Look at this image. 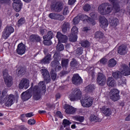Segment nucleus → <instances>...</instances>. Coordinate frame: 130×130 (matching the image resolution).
I'll return each mask as SVG.
<instances>
[{
  "label": "nucleus",
  "instance_id": "1",
  "mask_svg": "<svg viewBox=\"0 0 130 130\" xmlns=\"http://www.w3.org/2000/svg\"><path fill=\"white\" fill-rule=\"evenodd\" d=\"M46 90V86L44 81H41L38 84V86H35L33 89L32 98L34 100L37 101L41 98L40 93H45Z\"/></svg>",
  "mask_w": 130,
  "mask_h": 130
},
{
  "label": "nucleus",
  "instance_id": "2",
  "mask_svg": "<svg viewBox=\"0 0 130 130\" xmlns=\"http://www.w3.org/2000/svg\"><path fill=\"white\" fill-rule=\"evenodd\" d=\"M98 11L102 15H107L111 13L112 7L107 3H104L99 7Z\"/></svg>",
  "mask_w": 130,
  "mask_h": 130
},
{
  "label": "nucleus",
  "instance_id": "3",
  "mask_svg": "<svg viewBox=\"0 0 130 130\" xmlns=\"http://www.w3.org/2000/svg\"><path fill=\"white\" fill-rule=\"evenodd\" d=\"M82 98V91L81 90L74 88L72 89L71 93L69 95V99L71 101H77Z\"/></svg>",
  "mask_w": 130,
  "mask_h": 130
},
{
  "label": "nucleus",
  "instance_id": "4",
  "mask_svg": "<svg viewBox=\"0 0 130 130\" xmlns=\"http://www.w3.org/2000/svg\"><path fill=\"white\" fill-rule=\"evenodd\" d=\"M81 103L83 107L89 108L93 104V99L90 96H84L81 100Z\"/></svg>",
  "mask_w": 130,
  "mask_h": 130
},
{
  "label": "nucleus",
  "instance_id": "5",
  "mask_svg": "<svg viewBox=\"0 0 130 130\" xmlns=\"http://www.w3.org/2000/svg\"><path fill=\"white\" fill-rule=\"evenodd\" d=\"M3 77L6 85L7 87H11L13 85V78L8 74V70L3 72Z\"/></svg>",
  "mask_w": 130,
  "mask_h": 130
},
{
  "label": "nucleus",
  "instance_id": "6",
  "mask_svg": "<svg viewBox=\"0 0 130 130\" xmlns=\"http://www.w3.org/2000/svg\"><path fill=\"white\" fill-rule=\"evenodd\" d=\"M14 31L15 29H14V28L13 27L11 26H7L3 32V38H4V39H8V38L10 37V35H11L12 33H14Z\"/></svg>",
  "mask_w": 130,
  "mask_h": 130
},
{
  "label": "nucleus",
  "instance_id": "7",
  "mask_svg": "<svg viewBox=\"0 0 130 130\" xmlns=\"http://www.w3.org/2000/svg\"><path fill=\"white\" fill-rule=\"evenodd\" d=\"M78 33H79V30L78 27L76 26H73L71 29V35L70 38V41L72 42H75L77 41L78 39Z\"/></svg>",
  "mask_w": 130,
  "mask_h": 130
},
{
  "label": "nucleus",
  "instance_id": "8",
  "mask_svg": "<svg viewBox=\"0 0 130 130\" xmlns=\"http://www.w3.org/2000/svg\"><path fill=\"white\" fill-rule=\"evenodd\" d=\"M30 86V81L26 78L23 79L19 84L18 87L19 89H25L27 90Z\"/></svg>",
  "mask_w": 130,
  "mask_h": 130
},
{
  "label": "nucleus",
  "instance_id": "9",
  "mask_svg": "<svg viewBox=\"0 0 130 130\" xmlns=\"http://www.w3.org/2000/svg\"><path fill=\"white\" fill-rule=\"evenodd\" d=\"M110 95V99L113 101H117L119 99V91L116 89H111Z\"/></svg>",
  "mask_w": 130,
  "mask_h": 130
},
{
  "label": "nucleus",
  "instance_id": "10",
  "mask_svg": "<svg viewBox=\"0 0 130 130\" xmlns=\"http://www.w3.org/2000/svg\"><path fill=\"white\" fill-rule=\"evenodd\" d=\"M14 100H15V96L14 95L12 94L7 95L6 98H5V105L7 107L12 106L14 104Z\"/></svg>",
  "mask_w": 130,
  "mask_h": 130
},
{
  "label": "nucleus",
  "instance_id": "11",
  "mask_svg": "<svg viewBox=\"0 0 130 130\" xmlns=\"http://www.w3.org/2000/svg\"><path fill=\"white\" fill-rule=\"evenodd\" d=\"M14 2L13 3V8L16 12H20L21 9H22V6L23 4L21 2V0H13Z\"/></svg>",
  "mask_w": 130,
  "mask_h": 130
},
{
  "label": "nucleus",
  "instance_id": "12",
  "mask_svg": "<svg viewBox=\"0 0 130 130\" xmlns=\"http://www.w3.org/2000/svg\"><path fill=\"white\" fill-rule=\"evenodd\" d=\"M97 82L99 85H104L106 83V77L103 73H99L97 77Z\"/></svg>",
  "mask_w": 130,
  "mask_h": 130
},
{
  "label": "nucleus",
  "instance_id": "13",
  "mask_svg": "<svg viewBox=\"0 0 130 130\" xmlns=\"http://www.w3.org/2000/svg\"><path fill=\"white\" fill-rule=\"evenodd\" d=\"M72 83L78 86L83 83V80L79 74H74L72 77Z\"/></svg>",
  "mask_w": 130,
  "mask_h": 130
},
{
  "label": "nucleus",
  "instance_id": "14",
  "mask_svg": "<svg viewBox=\"0 0 130 130\" xmlns=\"http://www.w3.org/2000/svg\"><path fill=\"white\" fill-rule=\"evenodd\" d=\"M16 52L18 54L22 55L26 52V46L23 43H20L18 45Z\"/></svg>",
  "mask_w": 130,
  "mask_h": 130
},
{
  "label": "nucleus",
  "instance_id": "15",
  "mask_svg": "<svg viewBox=\"0 0 130 130\" xmlns=\"http://www.w3.org/2000/svg\"><path fill=\"white\" fill-rule=\"evenodd\" d=\"M32 86L33 85L32 84L30 89L27 90L26 91L22 93L21 99L23 100V101H27V100H29V99L31 98V94L30 93V91H31V88H32Z\"/></svg>",
  "mask_w": 130,
  "mask_h": 130
},
{
  "label": "nucleus",
  "instance_id": "16",
  "mask_svg": "<svg viewBox=\"0 0 130 130\" xmlns=\"http://www.w3.org/2000/svg\"><path fill=\"white\" fill-rule=\"evenodd\" d=\"M51 8L52 10H54L55 12H60L63 8V5L61 2H57L55 4H52Z\"/></svg>",
  "mask_w": 130,
  "mask_h": 130
},
{
  "label": "nucleus",
  "instance_id": "17",
  "mask_svg": "<svg viewBox=\"0 0 130 130\" xmlns=\"http://www.w3.org/2000/svg\"><path fill=\"white\" fill-rule=\"evenodd\" d=\"M41 73L45 79L44 81L47 84H48L50 82V75H49V73L46 69H42Z\"/></svg>",
  "mask_w": 130,
  "mask_h": 130
},
{
  "label": "nucleus",
  "instance_id": "18",
  "mask_svg": "<svg viewBox=\"0 0 130 130\" xmlns=\"http://www.w3.org/2000/svg\"><path fill=\"white\" fill-rule=\"evenodd\" d=\"M109 22L110 23L111 28H116L117 25H118V23H119L118 19L116 17L110 18Z\"/></svg>",
  "mask_w": 130,
  "mask_h": 130
},
{
  "label": "nucleus",
  "instance_id": "19",
  "mask_svg": "<svg viewBox=\"0 0 130 130\" xmlns=\"http://www.w3.org/2000/svg\"><path fill=\"white\" fill-rule=\"evenodd\" d=\"M56 37L57 38L58 42L60 43H64L68 40V37L66 35H62L60 32L57 33Z\"/></svg>",
  "mask_w": 130,
  "mask_h": 130
},
{
  "label": "nucleus",
  "instance_id": "20",
  "mask_svg": "<svg viewBox=\"0 0 130 130\" xmlns=\"http://www.w3.org/2000/svg\"><path fill=\"white\" fill-rule=\"evenodd\" d=\"M64 108L66 109L65 112H66L67 114H74L77 110V109H75L73 106H69L68 105H65Z\"/></svg>",
  "mask_w": 130,
  "mask_h": 130
},
{
  "label": "nucleus",
  "instance_id": "21",
  "mask_svg": "<svg viewBox=\"0 0 130 130\" xmlns=\"http://www.w3.org/2000/svg\"><path fill=\"white\" fill-rule=\"evenodd\" d=\"M101 110L106 116H110L111 115L112 112L111 111V109L109 108H107L106 106H103L101 108Z\"/></svg>",
  "mask_w": 130,
  "mask_h": 130
},
{
  "label": "nucleus",
  "instance_id": "22",
  "mask_svg": "<svg viewBox=\"0 0 130 130\" xmlns=\"http://www.w3.org/2000/svg\"><path fill=\"white\" fill-rule=\"evenodd\" d=\"M109 1L113 5V10H115L116 12H119L120 7L119 6V3L117 2V0H109Z\"/></svg>",
  "mask_w": 130,
  "mask_h": 130
},
{
  "label": "nucleus",
  "instance_id": "23",
  "mask_svg": "<svg viewBox=\"0 0 130 130\" xmlns=\"http://www.w3.org/2000/svg\"><path fill=\"white\" fill-rule=\"evenodd\" d=\"M100 25L102 28H106L108 26V20L104 17H102L100 18Z\"/></svg>",
  "mask_w": 130,
  "mask_h": 130
},
{
  "label": "nucleus",
  "instance_id": "24",
  "mask_svg": "<svg viewBox=\"0 0 130 130\" xmlns=\"http://www.w3.org/2000/svg\"><path fill=\"white\" fill-rule=\"evenodd\" d=\"M118 53L121 55H124L126 53V46L122 45L118 48Z\"/></svg>",
  "mask_w": 130,
  "mask_h": 130
},
{
  "label": "nucleus",
  "instance_id": "25",
  "mask_svg": "<svg viewBox=\"0 0 130 130\" xmlns=\"http://www.w3.org/2000/svg\"><path fill=\"white\" fill-rule=\"evenodd\" d=\"M107 84L109 87H115V86H116V83H115V80H114V79H113V78H112V77H109L107 79Z\"/></svg>",
  "mask_w": 130,
  "mask_h": 130
},
{
  "label": "nucleus",
  "instance_id": "26",
  "mask_svg": "<svg viewBox=\"0 0 130 130\" xmlns=\"http://www.w3.org/2000/svg\"><path fill=\"white\" fill-rule=\"evenodd\" d=\"M51 67H52L53 68L55 67V71H59L61 70V67L59 66V62L56 60L51 62Z\"/></svg>",
  "mask_w": 130,
  "mask_h": 130
},
{
  "label": "nucleus",
  "instance_id": "27",
  "mask_svg": "<svg viewBox=\"0 0 130 130\" xmlns=\"http://www.w3.org/2000/svg\"><path fill=\"white\" fill-rule=\"evenodd\" d=\"M51 60V55L50 54L46 56L42 60H41V63L45 64L46 63H49V61Z\"/></svg>",
  "mask_w": 130,
  "mask_h": 130
},
{
  "label": "nucleus",
  "instance_id": "28",
  "mask_svg": "<svg viewBox=\"0 0 130 130\" xmlns=\"http://www.w3.org/2000/svg\"><path fill=\"white\" fill-rule=\"evenodd\" d=\"M89 120L92 122H98L99 121H101V119L99 118L97 116L91 114L90 116Z\"/></svg>",
  "mask_w": 130,
  "mask_h": 130
},
{
  "label": "nucleus",
  "instance_id": "29",
  "mask_svg": "<svg viewBox=\"0 0 130 130\" xmlns=\"http://www.w3.org/2000/svg\"><path fill=\"white\" fill-rule=\"evenodd\" d=\"M122 75H123V73H122V70L121 71V72L116 71V72L112 73V76L115 79H120Z\"/></svg>",
  "mask_w": 130,
  "mask_h": 130
},
{
  "label": "nucleus",
  "instance_id": "30",
  "mask_svg": "<svg viewBox=\"0 0 130 130\" xmlns=\"http://www.w3.org/2000/svg\"><path fill=\"white\" fill-rule=\"evenodd\" d=\"M70 23L68 22H64L63 24L62 27V32H66L67 31H70Z\"/></svg>",
  "mask_w": 130,
  "mask_h": 130
},
{
  "label": "nucleus",
  "instance_id": "31",
  "mask_svg": "<svg viewBox=\"0 0 130 130\" xmlns=\"http://www.w3.org/2000/svg\"><path fill=\"white\" fill-rule=\"evenodd\" d=\"M53 37V33L51 31H49L46 36L43 37L44 40H51Z\"/></svg>",
  "mask_w": 130,
  "mask_h": 130
},
{
  "label": "nucleus",
  "instance_id": "32",
  "mask_svg": "<svg viewBox=\"0 0 130 130\" xmlns=\"http://www.w3.org/2000/svg\"><path fill=\"white\" fill-rule=\"evenodd\" d=\"M116 60L114 59H110L108 62V66L109 68H113L116 66Z\"/></svg>",
  "mask_w": 130,
  "mask_h": 130
},
{
  "label": "nucleus",
  "instance_id": "33",
  "mask_svg": "<svg viewBox=\"0 0 130 130\" xmlns=\"http://www.w3.org/2000/svg\"><path fill=\"white\" fill-rule=\"evenodd\" d=\"M74 119L77 121H79V122H83L84 120H85V118L84 116H76L74 117Z\"/></svg>",
  "mask_w": 130,
  "mask_h": 130
},
{
  "label": "nucleus",
  "instance_id": "34",
  "mask_svg": "<svg viewBox=\"0 0 130 130\" xmlns=\"http://www.w3.org/2000/svg\"><path fill=\"white\" fill-rule=\"evenodd\" d=\"M104 35L103 32H102L101 31H98L95 32L94 37L98 39H101V38H103Z\"/></svg>",
  "mask_w": 130,
  "mask_h": 130
},
{
  "label": "nucleus",
  "instance_id": "35",
  "mask_svg": "<svg viewBox=\"0 0 130 130\" xmlns=\"http://www.w3.org/2000/svg\"><path fill=\"white\" fill-rule=\"evenodd\" d=\"M61 65L63 68H68V66H69L68 59H62L61 61Z\"/></svg>",
  "mask_w": 130,
  "mask_h": 130
},
{
  "label": "nucleus",
  "instance_id": "36",
  "mask_svg": "<svg viewBox=\"0 0 130 130\" xmlns=\"http://www.w3.org/2000/svg\"><path fill=\"white\" fill-rule=\"evenodd\" d=\"M79 17L80 18V20L82 21H87L88 22L89 20H90V17H88V16L84 14L79 15Z\"/></svg>",
  "mask_w": 130,
  "mask_h": 130
},
{
  "label": "nucleus",
  "instance_id": "37",
  "mask_svg": "<svg viewBox=\"0 0 130 130\" xmlns=\"http://www.w3.org/2000/svg\"><path fill=\"white\" fill-rule=\"evenodd\" d=\"M94 89V85L90 84L86 86V87L85 88V90L86 91V92H92V91H93Z\"/></svg>",
  "mask_w": 130,
  "mask_h": 130
},
{
  "label": "nucleus",
  "instance_id": "38",
  "mask_svg": "<svg viewBox=\"0 0 130 130\" xmlns=\"http://www.w3.org/2000/svg\"><path fill=\"white\" fill-rule=\"evenodd\" d=\"M56 49L58 51H62V50L64 49V47H63V45L61 44V43L58 42L56 47Z\"/></svg>",
  "mask_w": 130,
  "mask_h": 130
},
{
  "label": "nucleus",
  "instance_id": "39",
  "mask_svg": "<svg viewBox=\"0 0 130 130\" xmlns=\"http://www.w3.org/2000/svg\"><path fill=\"white\" fill-rule=\"evenodd\" d=\"M26 21L25 20V18H21L20 19L18 20L17 22V26L18 27H20V26H22L23 24H25V22Z\"/></svg>",
  "mask_w": 130,
  "mask_h": 130
},
{
  "label": "nucleus",
  "instance_id": "40",
  "mask_svg": "<svg viewBox=\"0 0 130 130\" xmlns=\"http://www.w3.org/2000/svg\"><path fill=\"white\" fill-rule=\"evenodd\" d=\"M70 124H72V122H71V121H70V120L67 119H64L63 120V125L64 127H66V126H69V125H70Z\"/></svg>",
  "mask_w": 130,
  "mask_h": 130
},
{
  "label": "nucleus",
  "instance_id": "41",
  "mask_svg": "<svg viewBox=\"0 0 130 130\" xmlns=\"http://www.w3.org/2000/svg\"><path fill=\"white\" fill-rule=\"evenodd\" d=\"M80 21H81L80 15H78L73 19V23L75 25H77V24H79Z\"/></svg>",
  "mask_w": 130,
  "mask_h": 130
},
{
  "label": "nucleus",
  "instance_id": "42",
  "mask_svg": "<svg viewBox=\"0 0 130 130\" xmlns=\"http://www.w3.org/2000/svg\"><path fill=\"white\" fill-rule=\"evenodd\" d=\"M50 74L52 80L53 81H55V80L56 79V73H55V71H54V70H52Z\"/></svg>",
  "mask_w": 130,
  "mask_h": 130
},
{
  "label": "nucleus",
  "instance_id": "43",
  "mask_svg": "<svg viewBox=\"0 0 130 130\" xmlns=\"http://www.w3.org/2000/svg\"><path fill=\"white\" fill-rule=\"evenodd\" d=\"M87 71L91 76H94V68L89 67L87 68Z\"/></svg>",
  "mask_w": 130,
  "mask_h": 130
},
{
  "label": "nucleus",
  "instance_id": "44",
  "mask_svg": "<svg viewBox=\"0 0 130 130\" xmlns=\"http://www.w3.org/2000/svg\"><path fill=\"white\" fill-rule=\"evenodd\" d=\"M71 66L73 68H76L78 66V62H77V60L75 59H73L72 61L70 63Z\"/></svg>",
  "mask_w": 130,
  "mask_h": 130
},
{
  "label": "nucleus",
  "instance_id": "45",
  "mask_svg": "<svg viewBox=\"0 0 130 130\" xmlns=\"http://www.w3.org/2000/svg\"><path fill=\"white\" fill-rule=\"evenodd\" d=\"M85 12H89V10H91V6L89 4L85 5L83 8Z\"/></svg>",
  "mask_w": 130,
  "mask_h": 130
},
{
  "label": "nucleus",
  "instance_id": "46",
  "mask_svg": "<svg viewBox=\"0 0 130 130\" xmlns=\"http://www.w3.org/2000/svg\"><path fill=\"white\" fill-rule=\"evenodd\" d=\"M81 46L83 47H89V46H90V44L88 41H85L82 42Z\"/></svg>",
  "mask_w": 130,
  "mask_h": 130
},
{
  "label": "nucleus",
  "instance_id": "47",
  "mask_svg": "<svg viewBox=\"0 0 130 130\" xmlns=\"http://www.w3.org/2000/svg\"><path fill=\"white\" fill-rule=\"evenodd\" d=\"M126 82L124 79L122 80L120 78V80H118V85L119 86H122L123 87L124 85H125Z\"/></svg>",
  "mask_w": 130,
  "mask_h": 130
},
{
  "label": "nucleus",
  "instance_id": "48",
  "mask_svg": "<svg viewBox=\"0 0 130 130\" xmlns=\"http://www.w3.org/2000/svg\"><path fill=\"white\" fill-rule=\"evenodd\" d=\"M56 18V20H58L59 21H63V20H64V17L63 16L58 14H57V16Z\"/></svg>",
  "mask_w": 130,
  "mask_h": 130
},
{
  "label": "nucleus",
  "instance_id": "49",
  "mask_svg": "<svg viewBox=\"0 0 130 130\" xmlns=\"http://www.w3.org/2000/svg\"><path fill=\"white\" fill-rule=\"evenodd\" d=\"M57 15V14L51 13L49 14V17H50V19H53V20H56Z\"/></svg>",
  "mask_w": 130,
  "mask_h": 130
},
{
  "label": "nucleus",
  "instance_id": "50",
  "mask_svg": "<svg viewBox=\"0 0 130 130\" xmlns=\"http://www.w3.org/2000/svg\"><path fill=\"white\" fill-rule=\"evenodd\" d=\"M44 44L45 45L49 46L52 44V42L50 40H44Z\"/></svg>",
  "mask_w": 130,
  "mask_h": 130
},
{
  "label": "nucleus",
  "instance_id": "51",
  "mask_svg": "<svg viewBox=\"0 0 130 130\" xmlns=\"http://www.w3.org/2000/svg\"><path fill=\"white\" fill-rule=\"evenodd\" d=\"M77 55H81L83 53V48H78L76 50Z\"/></svg>",
  "mask_w": 130,
  "mask_h": 130
},
{
  "label": "nucleus",
  "instance_id": "52",
  "mask_svg": "<svg viewBox=\"0 0 130 130\" xmlns=\"http://www.w3.org/2000/svg\"><path fill=\"white\" fill-rule=\"evenodd\" d=\"M28 123L30 125H34L36 123V121L34 119H30L28 120Z\"/></svg>",
  "mask_w": 130,
  "mask_h": 130
},
{
  "label": "nucleus",
  "instance_id": "53",
  "mask_svg": "<svg viewBox=\"0 0 130 130\" xmlns=\"http://www.w3.org/2000/svg\"><path fill=\"white\" fill-rule=\"evenodd\" d=\"M70 13V11H69V8L68 7H65L63 10V14L65 16H67L68 14Z\"/></svg>",
  "mask_w": 130,
  "mask_h": 130
},
{
  "label": "nucleus",
  "instance_id": "54",
  "mask_svg": "<svg viewBox=\"0 0 130 130\" xmlns=\"http://www.w3.org/2000/svg\"><path fill=\"white\" fill-rule=\"evenodd\" d=\"M36 38V35H32L29 37V40L32 42H34L35 41V39Z\"/></svg>",
  "mask_w": 130,
  "mask_h": 130
},
{
  "label": "nucleus",
  "instance_id": "55",
  "mask_svg": "<svg viewBox=\"0 0 130 130\" xmlns=\"http://www.w3.org/2000/svg\"><path fill=\"white\" fill-rule=\"evenodd\" d=\"M100 62L102 64H106V63L107 62V59L106 58H103L100 60Z\"/></svg>",
  "mask_w": 130,
  "mask_h": 130
},
{
  "label": "nucleus",
  "instance_id": "56",
  "mask_svg": "<svg viewBox=\"0 0 130 130\" xmlns=\"http://www.w3.org/2000/svg\"><path fill=\"white\" fill-rule=\"evenodd\" d=\"M88 22H89L90 24L92 25V26H94V25L96 24V22L95 21V20H93V19L92 18H90Z\"/></svg>",
  "mask_w": 130,
  "mask_h": 130
},
{
  "label": "nucleus",
  "instance_id": "57",
  "mask_svg": "<svg viewBox=\"0 0 130 130\" xmlns=\"http://www.w3.org/2000/svg\"><path fill=\"white\" fill-rule=\"evenodd\" d=\"M18 73L20 75H24V74H25V69H24V68H21L20 70H19Z\"/></svg>",
  "mask_w": 130,
  "mask_h": 130
},
{
  "label": "nucleus",
  "instance_id": "58",
  "mask_svg": "<svg viewBox=\"0 0 130 130\" xmlns=\"http://www.w3.org/2000/svg\"><path fill=\"white\" fill-rule=\"evenodd\" d=\"M56 115L58 117H59V118H62L63 117L62 114H61V112L60 111L57 112Z\"/></svg>",
  "mask_w": 130,
  "mask_h": 130
},
{
  "label": "nucleus",
  "instance_id": "59",
  "mask_svg": "<svg viewBox=\"0 0 130 130\" xmlns=\"http://www.w3.org/2000/svg\"><path fill=\"white\" fill-rule=\"evenodd\" d=\"M33 116H34V114L32 112L26 114V117H32Z\"/></svg>",
  "mask_w": 130,
  "mask_h": 130
},
{
  "label": "nucleus",
  "instance_id": "60",
  "mask_svg": "<svg viewBox=\"0 0 130 130\" xmlns=\"http://www.w3.org/2000/svg\"><path fill=\"white\" fill-rule=\"evenodd\" d=\"M10 0H0V3L1 4H8L10 3Z\"/></svg>",
  "mask_w": 130,
  "mask_h": 130
},
{
  "label": "nucleus",
  "instance_id": "61",
  "mask_svg": "<svg viewBox=\"0 0 130 130\" xmlns=\"http://www.w3.org/2000/svg\"><path fill=\"white\" fill-rule=\"evenodd\" d=\"M7 93H8V90L6 89H4L2 92V97L6 96Z\"/></svg>",
  "mask_w": 130,
  "mask_h": 130
},
{
  "label": "nucleus",
  "instance_id": "62",
  "mask_svg": "<svg viewBox=\"0 0 130 130\" xmlns=\"http://www.w3.org/2000/svg\"><path fill=\"white\" fill-rule=\"evenodd\" d=\"M76 3V0H69L68 4L69 5H74V4Z\"/></svg>",
  "mask_w": 130,
  "mask_h": 130
},
{
  "label": "nucleus",
  "instance_id": "63",
  "mask_svg": "<svg viewBox=\"0 0 130 130\" xmlns=\"http://www.w3.org/2000/svg\"><path fill=\"white\" fill-rule=\"evenodd\" d=\"M41 40V38L37 35H36V39H35V41H37L38 42H39Z\"/></svg>",
  "mask_w": 130,
  "mask_h": 130
},
{
  "label": "nucleus",
  "instance_id": "64",
  "mask_svg": "<svg viewBox=\"0 0 130 130\" xmlns=\"http://www.w3.org/2000/svg\"><path fill=\"white\" fill-rule=\"evenodd\" d=\"M54 57L55 59H58V53H57V52L55 53L54 54Z\"/></svg>",
  "mask_w": 130,
  "mask_h": 130
}]
</instances>
